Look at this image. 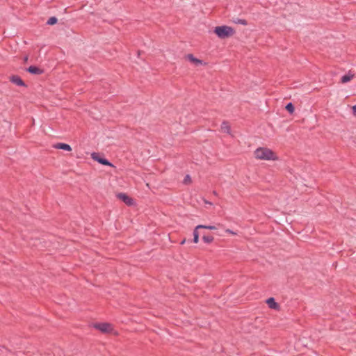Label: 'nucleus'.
<instances>
[{
  "instance_id": "obj_1",
  "label": "nucleus",
  "mask_w": 356,
  "mask_h": 356,
  "mask_svg": "<svg viewBox=\"0 0 356 356\" xmlns=\"http://www.w3.org/2000/svg\"><path fill=\"white\" fill-rule=\"evenodd\" d=\"M254 156L258 160L277 161V154L267 147H258L254 152Z\"/></svg>"
},
{
  "instance_id": "obj_2",
  "label": "nucleus",
  "mask_w": 356,
  "mask_h": 356,
  "mask_svg": "<svg viewBox=\"0 0 356 356\" xmlns=\"http://www.w3.org/2000/svg\"><path fill=\"white\" fill-rule=\"evenodd\" d=\"M214 33L220 39L232 37L235 34V30L228 26H219L214 29Z\"/></svg>"
},
{
  "instance_id": "obj_3",
  "label": "nucleus",
  "mask_w": 356,
  "mask_h": 356,
  "mask_svg": "<svg viewBox=\"0 0 356 356\" xmlns=\"http://www.w3.org/2000/svg\"><path fill=\"white\" fill-rule=\"evenodd\" d=\"M94 327L105 334H113L115 335L118 334V332L114 330L113 325L110 323H97L94 325Z\"/></svg>"
},
{
  "instance_id": "obj_4",
  "label": "nucleus",
  "mask_w": 356,
  "mask_h": 356,
  "mask_svg": "<svg viewBox=\"0 0 356 356\" xmlns=\"http://www.w3.org/2000/svg\"><path fill=\"white\" fill-rule=\"evenodd\" d=\"M118 199L123 201L126 204L131 206L134 204V200L132 198L127 195L125 193H118L117 195Z\"/></svg>"
},
{
  "instance_id": "obj_5",
  "label": "nucleus",
  "mask_w": 356,
  "mask_h": 356,
  "mask_svg": "<svg viewBox=\"0 0 356 356\" xmlns=\"http://www.w3.org/2000/svg\"><path fill=\"white\" fill-rule=\"evenodd\" d=\"M91 157L92 159H94L95 161H97V162H99L101 164H103L105 165H109V166L113 165L108 160L99 157V156L96 153H92L91 154Z\"/></svg>"
},
{
  "instance_id": "obj_6",
  "label": "nucleus",
  "mask_w": 356,
  "mask_h": 356,
  "mask_svg": "<svg viewBox=\"0 0 356 356\" xmlns=\"http://www.w3.org/2000/svg\"><path fill=\"white\" fill-rule=\"evenodd\" d=\"M186 59L195 66L205 64L202 60L195 58L193 54H188L186 56Z\"/></svg>"
},
{
  "instance_id": "obj_7",
  "label": "nucleus",
  "mask_w": 356,
  "mask_h": 356,
  "mask_svg": "<svg viewBox=\"0 0 356 356\" xmlns=\"http://www.w3.org/2000/svg\"><path fill=\"white\" fill-rule=\"evenodd\" d=\"M54 147L56 149H63L68 152L72 151V147H70V145L65 143H56L54 145Z\"/></svg>"
},
{
  "instance_id": "obj_8",
  "label": "nucleus",
  "mask_w": 356,
  "mask_h": 356,
  "mask_svg": "<svg viewBox=\"0 0 356 356\" xmlns=\"http://www.w3.org/2000/svg\"><path fill=\"white\" fill-rule=\"evenodd\" d=\"M266 303L269 306L270 308L274 309H279V305L275 301V299L273 298H270L266 300Z\"/></svg>"
},
{
  "instance_id": "obj_9",
  "label": "nucleus",
  "mask_w": 356,
  "mask_h": 356,
  "mask_svg": "<svg viewBox=\"0 0 356 356\" xmlns=\"http://www.w3.org/2000/svg\"><path fill=\"white\" fill-rule=\"evenodd\" d=\"M220 130L222 133L230 134V126L227 122H223L220 126Z\"/></svg>"
},
{
  "instance_id": "obj_10",
  "label": "nucleus",
  "mask_w": 356,
  "mask_h": 356,
  "mask_svg": "<svg viewBox=\"0 0 356 356\" xmlns=\"http://www.w3.org/2000/svg\"><path fill=\"white\" fill-rule=\"evenodd\" d=\"M27 70L33 74H40L42 73V70L35 66H30Z\"/></svg>"
},
{
  "instance_id": "obj_11",
  "label": "nucleus",
  "mask_w": 356,
  "mask_h": 356,
  "mask_svg": "<svg viewBox=\"0 0 356 356\" xmlns=\"http://www.w3.org/2000/svg\"><path fill=\"white\" fill-rule=\"evenodd\" d=\"M10 81L17 86H24V81L17 76H13L10 78Z\"/></svg>"
},
{
  "instance_id": "obj_12",
  "label": "nucleus",
  "mask_w": 356,
  "mask_h": 356,
  "mask_svg": "<svg viewBox=\"0 0 356 356\" xmlns=\"http://www.w3.org/2000/svg\"><path fill=\"white\" fill-rule=\"evenodd\" d=\"M207 229L210 230H216L217 229V227L215 225H199L196 227V229Z\"/></svg>"
},
{
  "instance_id": "obj_13",
  "label": "nucleus",
  "mask_w": 356,
  "mask_h": 356,
  "mask_svg": "<svg viewBox=\"0 0 356 356\" xmlns=\"http://www.w3.org/2000/svg\"><path fill=\"white\" fill-rule=\"evenodd\" d=\"M353 77V74H346L341 77V81L343 83H346L348 81H350Z\"/></svg>"
},
{
  "instance_id": "obj_14",
  "label": "nucleus",
  "mask_w": 356,
  "mask_h": 356,
  "mask_svg": "<svg viewBox=\"0 0 356 356\" xmlns=\"http://www.w3.org/2000/svg\"><path fill=\"white\" fill-rule=\"evenodd\" d=\"M193 242L195 243H197L198 241H199V234L197 232V229H196V227L195 228L194 231H193Z\"/></svg>"
},
{
  "instance_id": "obj_15",
  "label": "nucleus",
  "mask_w": 356,
  "mask_h": 356,
  "mask_svg": "<svg viewBox=\"0 0 356 356\" xmlns=\"http://www.w3.org/2000/svg\"><path fill=\"white\" fill-rule=\"evenodd\" d=\"M202 240L207 243H210L211 242H213V236H204L202 237Z\"/></svg>"
},
{
  "instance_id": "obj_16",
  "label": "nucleus",
  "mask_w": 356,
  "mask_h": 356,
  "mask_svg": "<svg viewBox=\"0 0 356 356\" xmlns=\"http://www.w3.org/2000/svg\"><path fill=\"white\" fill-rule=\"evenodd\" d=\"M57 21H58V20H57V18H56V17H50V18L48 19V21H47V24H49V25H54V24H56Z\"/></svg>"
},
{
  "instance_id": "obj_17",
  "label": "nucleus",
  "mask_w": 356,
  "mask_h": 356,
  "mask_svg": "<svg viewBox=\"0 0 356 356\" xmlns=\"http://www.w3.org/2000/svg\"><path fill=\"white\" fill-rule=\"evenodd\" d=\"M286 109L290 113H293L294 112V106L292 104V103H289L286 106Z\"/></svg>"
},
{
  "instance_id": "obj_18",
  "label": "nucleus",
  "mask_w": 356,
  "mask_h": 356,
  "mask_svg": "<svg viewBox=\"0 0 356 356\" xmlns=\"http://www.w3.org/2000/svg\"><path fill=\"white\" fill-rule=\"evenodd\" d=\"M184 184H190L191 182V179L189 175H186L184 180Z\"/></svg>"
},
{
  "instance_id": "obj_19",
  "label": "nucleus",
  "mask_w": 356,
  "mask_h": 356,
  "mask_svg": "<svg viewBox=\"0 0 356 356\" xmlns=\"http://www.w3.org/2000/svg\"><path fill=\"white\" fill-rule=\"evenodd\" d=\"M225 232H227V233H228V234H232V235H236V232H233V231L230 230L229 229H225Z\"/></svg>"
},
{
  "instance_id": "obj_20",
  "label": "nucleus",
  "mask_w": 356,
  "mask_h": 356,
  "mask_svg": "<svg viewBox=\"0 0 356 356\" xmlns=\"http://www.w3.org/2000/svg\"><path fill=\"white\" fill-rule=\"evenodd\" d=\"M238 23L243 24V25H247V22L245 19H240L238 20Z\"/></svg>"
},
{
  "instance_id": "obj_21",
  "label": "nucleus",
  "mask_w": 356,
  "mask_h": 356,
  "mask_svg": "<svg viewBox=\"0 0 356 356\" xmlns=\"http://www.w3.org/2000/svg\"><path fill=\"white\" fill-rule=\"evenodd\" d=\"M352 109H353V115H354L355 116H356V105L353 106L352 107Z\"/></svg>"
},
{
  "instance_id": "obj_22",
  "label": "nucleus",
  "mask_w": 356,
  "mask_h": 356,
  "mask_svg": "<svg viewBox=\"0 0 356 356\" xmlns=\"http://www.w3.org/2000/svg\"><path fill=\"white\" fill-rule=\"evenodd\" d=\"M185 241H186V240H185V239H184V240L181 242V244H182V245H183V244H184V243H185Z\"/></svg>"
},
{
  "instance_id": "obj_23",
  "label": "nucleus",
  "mask_w": 356,
  "mask_h": 356,
  "mask_svg": "<svg viewBox=\"0 0 356 356\" xmlns=\"http://www.w3.org/2000/svg\"><path fill=\"white\" fill-rule=\"evenodd\" d=\"M217 225H218V226H219V227L222 226V225L221 224H220V223H218Z\"/></svg>"
}]
</instances>
